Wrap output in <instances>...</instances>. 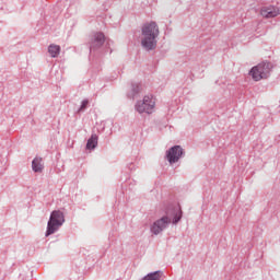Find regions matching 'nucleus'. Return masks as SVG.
<instances>
[{
  "instance_id": "nucleus-1",
  "label": "nucleus",
  "mask_w": 280,
  "mask_h": 280,
  "mask_svg": "<svg viewBox=\"0 0 280 280\" xmlns=\"http://www.w3.org/2000/svg\"><path fill=\"white\" fill-rule=\"evenodd\" d=\"M159 24L156 22H147L141 28V45L144 49H154L156 47V38H159Z\"/></svg>"
},
{
  "instance_id": "nucleus-2",
  "label": "nucleus",
  "mask_w": 280,
  "mask_h": 280,
  "mask_svg": "<svg viewBox=\"0 0 280 280\" xmlns=\"http://www.w3.org/2000/svg\"><path fill=\"white\" fill-rule=\"evenodd\" d=\"M62 224H65V214L62 213V211H52L47 224L46 237H49V235H54V233L58 231Z\"/></svg>"
},
{
  "instance_id": "nucleus-3",
  "label": "nucleus",
  "mask_w": 280,
  "mask_h": 280,
  "mask_svg": "<svg viewBox=\"0 0 280 280\" xmlns=\"http://www.w3.org/2000/svg\"><path fill=\"white\" fill-rule=\"evenodd\" d=\"M270 71H272V63L262 62L253 67L249 74L255 82H259V80H266L270 75Z\"/></svg>"
},
{
  "instance_id": "nucleus-4",
  "label": "nucleus",
  "mask_w": 280,
  "mask_h": 280,
  "mask_svg": "<svg viewBox=\"0 0 280 280\" xmlns=\"http://www.w3.org/2000/svg\"><path fill=\"white\" fill-rule=\"evenodd\" d=\"M154 106H156V100L154 96L147 95L142 101H139L136 105V109L141 113H147L148 115H152L154 112Z\"/></svg>"
},
{
  "instance_id": "nucleus-5",
  "label": "nucleus",
  "mask_w": 280,
  "mask_h": 280,
  "mask_svg": "<svg viewBox=\"0 0 280 280\" xmlns=\"http://www.w3.org/2000/svg\"><path fill=\"white\" fill-rule=\"evenodd\" d=\"M172 222L170 219V212H167L166 217H162L160 220H156L151 226V231L154 235H159L164 229H167V225Z\"/></svg>"
},
{
  "instance_id": "nucleus-6",
  "label": "nucleus",
  "mask_w": 280,
  "mask_h": 280,
  "mask_svg": "<svg viewBox=\"0 0 280 280\" xmlns=\"http://www.w3.org/2000/svg\"><path fill=\"white\" fill-rule=\"evenodd\" d=\"M167 161L168 163H178V161L180 160V156H183V148H180V145H175L173 148H171L167 151Z\"/></svg>"
},
{
  "instance_id": "nucleus-7",
  "label": "nucleus",
  "mask_w": 280,
  "mask_h": 280,
  "mask_svg": "<svg viewBox=\"0 0 280 280\" xmlns=\"http://www.w3.org/2000/svg\"><path fill=\"white\" fill-rule=\"evenodd\" d=\"M260 14L264 19H275V16H279L280 11L277 7H265L260 10Z\"/></svg>"
},
{
  "instance_id": "nucleus-8",
  "label": "nucleus",
  "mask_w": 280,
  "mask_h": 280,
  "mask_svg": "<svg viewBox=\"0 0 280 280\" xmlns=\"http://www.w3.org/2000/svg\"><path fill=\"white\" fill-rule=\"evenodd\" d=\"M106 38L104 37V33H95L91 39V49H97V47H102Z\"/></svg>"
},
{
  "instance_id": "nucleus-9",
  "label": "nucleus",
  "mask_w": 280,
  "mask_h": 280,
  "mask_svg": "<svg viewBox=\"0 0 280 280\" xmlns=\"http://www.w3.org/2000/svg\"><path fill=\"white\" fill-rule=\"evenodd\" d=\"M33 172L39 173L45 170V164H43V158H35L32 162Z\"/></svg>"
},
{
  "instance_id": "nucleus-10",
  "label": "nucleus",
  "mask_w": 280,
  "mask_h": 280,
  "mask_svg": "<svg viewBox=\"0 0 280 280\" xmlns=\"http://www.w3.org/2000/svg\"><path fill=\"white\" fill-rule=\"evenodd\" d=\"M48 54L51 56V58H58V56H60V46L56 44L49 45Z\"/></svg>"
},
{
  "instance_id": "nucleus-11",
  "label": "nucleus",
  "mask_w": 280,
  "mask_h": 280,
  "mask_svg": "<svg viewBox=\"0 0 280 280\" xmlns=\"http://www.w3.org/2000/svg\"><path fill=\"white\" fill-rule=\"evenodd\" d=\"M97 148V135H92V137L88 140L86 149L95 150Z\"/></svg>"
},
{
  "instance_id": "nucleus-12",
  "label": "nucleus",
  "mask_w": 280,
  "mask_h": 280,
  "mask_svg": "<svg viewBox=\"0 0 280 280\" xmlns=\"http://www.w3.org/2000/svg\"><path fill=\"white\" fill-rule=\"evenodd\" d=\"M180 218H183V211H180V209L176 208L173 223L176 224V223L180 222Z\"/></svg>"
},
{
  "instance_id": "nucleus-13",
  "label": "nucleus",
  "mask_w": 280,
  "mask_h": 280,
  "mask_svg": "<svg viewBox=\"0 0 280 280\" xmlns=\"http://www.w3.org/2000/svg\"><path fill=\"white\" fill-rule=\"evenodd\" d=\"M86 106H89V101L84 100L81 104L80 110H84V108H86Z\"/></svg>"
}]
</instances>
